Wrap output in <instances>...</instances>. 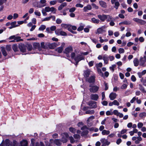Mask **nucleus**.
Masks as SVG:
<instances>
[{"label": "nucleus", "mask_w": 146, "mask_h": 146, "mask_svg": "<svg viewBox=\"0 0 146 146\" xmlns=\"http://www.w3.org/2000/svg\"><path fill=\"white\" fill-rule=\"evenodd\" d=\"M5 145L6 146H18V143L15 140H13L12 142L9 139H7L5 141Z\"/></svg>", "instance_id": "1"}, {"label": "nucleus", "mask_w": 146, "mask_h": 146, "mask_svg": "<svg viewBox=\"0 0 146 146\" xmlns=\"http://www.w3.org/2000/svg\"><path fill=\"white\" fill-rule=\"evenodd\" d=\"M60 44L59 42H54L52 43H46V46H47V48H49L51 49H54L56 46L59 45Z\"/></svg>", "instance_id": "2"}, {"label": "nucleus", "mask_w": 146, "mask_h": 146, "mask_svg": "<svg viewBox=\"0 0 146 146\" xmlns=\"http://www.w3.org/2000/svg\"><path fill=\"white\" fill-rule=\"evenodd\" d=\"M81 130L83 131L81 133V135L83 136L87 135L88 133V129H89L86 126L84 125L83 126L81 129Z\"/></svg>", "instance_id": "3"}, {"label": "nucleus", "mask_w": 146, "mask_h": 146, "mask_svg": "<svg viewBox=\"0 0 146 146\" xmlns=\"http://www.w3.org/2000/svg\"><path fill=\"white\" fill-rule=\"evenodd\" d=\"M45 11L46 12H51L53 13H55L56 10L53 7H46L45 8Z\"/></svg>", "instance_id": "4"}, {"label": "nucleus", "mask_w": 146, "mask_h": 146, "mask_svg": "<svg viewBox=\"0 0 146 146\" xmlns=\"http://www.w3.org/2000/svg\"><path fill=\"white\" fill-rule=\"evenodd\" d=\"M132 139L133 141H135V143L137 144L139 143L142 140V138L141 137H132Z\"/></svg>", "instance_id": "5"}, {"label": "nucleus", "mask_w": 146, "mask_h": 146, "mask_svg": "<svg viewBox=\"0 0 146 146\" xmlns=\"http://www.w3.org/2000/svg\"><path fill=\"white\" fill-rule=\"evenodd\" d=\"M88 104L90 108H96L97 107L96 102L95 101H90L88 102Z\"/></svg>", "instance_id": "6"}, {"label": "nucleus", "mask_w": 146, "mask_h": 146, "mask_svg": "<svg viewBox=\"0 0 146 146\" xmlns=\"http://www.w3.org/2000/svg\"><path fill=\"white\" fill-rule=\"evenodd\" d=\"M98 17L102 22H104L108 19L107 15L105 14L99 15H98Z\"/></svg>", "instance_id": "7"}, {"label": "nucleus", "mask_w": 146, "mask_h": 146, "mask_svg": "<svg viewBox=\"0 0 146 146\" xmlns=\"http://www.w3.org/2000/svg\"><path fill=\"white\" fill-rule=\"evenodd\" d=\"M74 60L76 61V65H77L78 62L84 59V57L81 55H77L74 58Z\"/></svg>", "instance_id": "8"}, {"label": "nucleus", "mask_w": 146, "mask_h": 146, "mask_svg": "<svg viewBox=\"0 0 146 146\" xmlns=\"http://www.w3.org/2000/svg\"><path fill=\"white\" fill-rule=\"evenodd\" d=\"M140 64L143 67L146 66V64H145L146 62V56H144L143 57H141L140 59Z\"/></svg>", "instance_id": "9"}, {"label": "nucleus", "mask_w": 146, "mask_h": 146, "mask_svg": "<svg viewBox=\"0 0 146 146\" xmlns=\"http://www.w3.org/2000/svg\"><path fill=\"white\" fill-rule=\"evenodd\" d=\"M111 2L112 4H114V7L116 9H117L120 5L118 1V0H111Z\"/></svg>", "instance_id": "10"}, {"label": "nucleus", "mask_w": 146, "mask_h": 146, "mask_svg": "<svg viewBox=\"0 0 146 146\" xmlns=\"http://www.w3.org/2000/svg\"><path fill=\"white\" fill-rule=\"evenodd\" d=\"M68 137V135L67 133H64L62 137L61 141L63 143H66L67 141V138Z\"/></svg>", "instance_id": "11"}, {"label": "nucleus", "mask_w": 146, "mask_h": 146, "mask_svg": "<svg viewBox=\"0 0 146 146\" xmlns=\"http://www.w3.org/2000/svg\"><path fill=\"white\" fill-rule=\"evenodd\" d=\"M106 28V27L105 26H103L101 27L100 28H98L97 29V32L96 33H98V34H101L103 33V32H105V31L104 30Z\"/></svg>", "instance_id": "12"}, {"label": "nucleus", "mask_w": 146, "mask_h": 146, "mask_svg": "<svg viewBox=\"0 0 146 146\" xmlns=\"http://www.w3.org/2000/svg\"><path fill=\"white\" fill-rule=\"evenodd\" d=\"M94 119V116L92 115L89 117L87 120V123L88 126H91L92 125V123L90 122L93 120Z\"/></svg>", "instance_id": "13"}, {"label": "nucleus", "mask_w": 146, "mask_h": 146, "mask_svg": "<svg viewBox=\"0 0 146 146\" xmlns=\"http://www.w3.org/2000/svg\"><path fill=\"white\" fill-rule=\"evenodd\" d=\"M99 87L97 86H94L91 87L89 89L90 91L92 93H96L98 90Z\"/></svg>", "instance_id": "14"}, {"label": "nucleus", "mask_w": 146, "mask_h": 146, "mask_svg": "<svg viewBox=\"0 0 146 146\" xmlns=\"http://www.w3.org/2000/svg\"><path fill=\"white\" fill-rule=\"evenodd\" d=\"M133 20L137 23H139L141 25H143L145 23V22L144 21L137 18H133Z\"/></svg>", "instance_id": "15"}, {"label": "nucleus", "mask_w": 146, "mask_h": 146, "mask_svg": "<svg viewBox=\"0 0 146 146\" xmlns=\"http://www.w3.org/2000/svg\"><path fill=\"white\" fill-rule=\"evenodd\" d=\"M90 98L91 100L95 101H97L99 98L98 95L96 94H92L90 96Z\"/></svg>", "instance_id": "16"}, {"label": "nucleus", "mask_w": 146, "mask_h": 146, "mask_svg": "<svg viewBox=\"0 0 146 146\" xmlns=\"http://www.w3.org/2000/svg\"><path fill=\"white\" fill-rule=\"evenodd\" d=\"M103 60L104 62V63L106 64H107L108 63L109 60L108 56L106 54L103 55Z\"/></svg>", "instance_id": "17"}, {"label": "nucleus", "mask_w": 146, "mask_h": 146, "mask_svg": "<svg viewBox=\"0 0 146 146\" xmlns=\"http://www.w3.org/2000/svg\"><path fill=\"white\" fill-rule=\"evenodd\" d=\"M28 141L25 139H23L20 142L21 146H27Z\"/></svg>", "instance_id": "18"}, {"label": "nucleus", "mask_w": 146, "mask_h": 146, "mask_svg": "<svg viewBox=\"0 0 146 146\" xmlns=\"http://www.w3.org/2000/svg\"><path fill=\"white\" fill-rule=\"evenodd\" d=\"M117 95L116 93L112 92L111 93L109 96V97L111 100H113L116 98Z\"/></svg>", "instance_id": "19"}, {"label": "nucleus", "mask_w": 146, "mask_h": 146, "mask_svg": "<svg viewBox=\"0 0 146 146\" xmlns=\"http://www.w3.org/2000/svg\"><path fill=\"white\" fill-rule=\"evenodd\" d=\"M19 48L21 52H25L26 51V48L25 45L23 44H21L19 45Z\"/></svg>", "instance_id": "20"}, {"label": "nucleus", "mask_w": 146, "mask_h": 146, "mask_svg": "<svg viewBox=\"0 0 146 146\" xmlns=\"http://www.w3.org/2000/svg\"><path fill=\"white\" fill-rule=\"evenodd\" d=\"M72 48L71 46H69L66 48L64 51V52L66 54H68L70 52L72 51Z\"/></svg>", "instance_id": "21"}, {"label": "nucleus", "mask_w": 146, "mask_h": 146, "mask_svg": "<svg viewBox=\"0 0 146 146\" xmlns=\"http://www.w3.org/2000/svg\"><path fill=\"white\" fill-rule=\"evenodd\" d=\"M99 3L100 5L102 7L104 8H106L107 6L106 3L105 2L102 1H99Z\"/></svg>", "instance_id": "22"}, {"label": "nucleus", "mask_w": 146, "mask_h": 146, "mask_svg": "<svg viewBox=\"0 0 146 146\" xmlns=\"http://www.w3.org/2000/svg\"><path fill=\"white\" fill-rule=\"evenodd\" d=\"M90 70L89 69H88L84 71L83 74V75L84 77H88L90 74Z\"/></svg>", "instance_id": "23"}, {"label": "nucleus", "mask_w": 146, "mask_h": 146, "mask_svg": "<svg viewBox=\"0 0 146 146\" xmlns=\"http://www.w3.org/2000/svg\"><path fill=\"white\" fill-rule=\"evenodd\" d=\"M100 141L102 143L105 144L107 145H108L110 143V142L105 138L101 139L100 140Z\"/></svg>", "instance_id": "24"}, {"label": "nucleus", "mask_w": 146, "mask_h": 146, "mask_svg": "<svg viewBox=\"0 0 146 146\" xmlns=\"http://www.w3.org/2000/svg\"><path fill=\"white\" fill-rule=\"evenodd\" d=\"M92 9V7L90 5H88L84 7L83 11L84 12H86L88 10H90Z\"/></svg>", "instance_id": "25"}, {"label": "nucleus", "mask_w": 146, "mask_h": 146, "mask_svg": "<svg viewBox=\"0 0 146 146\" xmlns=\"http://www.w3.org/2000/svg\"><path fill=\"white\" fill-rule=\"evenodd\" d=\"M31 142L30 146H38V142L35 143V140L34 139H31Z\"/></svg>", "instance_id": "26"}, {"label": "nucleus", "mask_w": 146, "mask_h": 146, "mask_svg": "<svg viewBox=\"0 0 146 146\" xmlns=\"http://www.w3.org/2000/svg\"><path fill=\"white\" fill-rule=\"evenodd\" d=\"M66 5L67 3L65 2L62 3L58 7V10L59 11L61 10L64 7L66 6Z\"/></svg>", "instance_id": "27"}, {"label": "nucleus", "mask_w": 146, "mask_h": 146, "mask_svg": "<svg viewBox=\"0 0 146 146\" xmlns=\"http://www.w3.org/2000/svg\"><path fill=\"white\" fill-rule=\"evenodd\" d=\"M46 2V0H40V3L43 5L41 6L39 5L37 6V7L40 8L46 6V5L45 3Z\"/></svg>", "instance_id": "28"}, {"label": "nucleus", "mask_w": 146, "mask_h": 146, "mask_svg": "<svg viewBox=\"0 0 146 146\" xmlns=\"http://www.w3.org/2000/svg\"><path fill=\"white\" fill-rule=\"evenodd\" d=\"M61 26L62 28H64V29H68V28H69V27H70V26L69 25L62 23L61 24Z\"/></svg>", "instance_id": "29"}, {"label": "nucleus", "mask_w": 146, "mask_h": 146, "mask_svg": "<svg viewBox=\"0 0 146 146\" xmlns=\"http://www.w3.org/2000/svg\"><path fill=\"white\" fill-rule=\"evenodd\" d=\"M146 73V70H143L141 72H138L137 74L139 78H141L143 75L145 74Z\"/></svg>", "instance_id": "30"}, {"label": "nucleus", "mask_w": 146, "mask_h": 146, "mask_svg": "<svg viewBox=\"0 0 146 146\" xmlns=\"http://www.w3.org/2000/svg\"><path fill=\"white\" fill-rule=\"evenodd\" d=\"M54 143L56 145L60 146L61 145V141L58 139H55L54 140Z\"/></svg>", "instance_id": "31"}, {"label": "nucleus", "mask_w": 146, "mask_h": 146, "mask_svg": "<svg viewBox=\"0 0 146 146\" xmlns=\"http://www.w3.org/2000/svg\"><path fill=\"white\" fill-rule=\"evenodd\" d=\"M95 76L94 75L91 76L88 79V81L89 83L93 82L95 80Z\"/></svg>", "instance_id": "32"}, {"label": "nucleus", "mask_w": 146, "mask_h": 146, "mask_svg": "<svg viewBox=\"0 0 146 146\" xmlns=\"http://www.w3.org/2000/svg\"><path fill=\"white\" fill-rule=\"evenodd\" d=\"M110 133V132L109 130H103L102 132V133L103 135H109Z\"/></svg>", "instance_id": "33"}, {"label": "nucleus", "mask_w": 146, "mask_h": 146, "mask_svg": "<svg viewBox=\"0 0 146 146\" xmlns=\"http://www.w3.org/2000/svg\"><path fill=\"white\" fill-rule=\"evenodd\" d=\"M7 0H0V5L1 6L0 8V11H1L3 8V7L2 6L3 3L6 1Z\"/></svg>", "instance_id": "34"}, {"label": "nucleus", "mask_w": 146, "mask_h": 146, "mask_svg": "<svg viewBox=\"0 0 146 146\" xmlns=\"http://www.w3.org/2000/svg\"><path fill=\"white\" fill-rule=\"evenodd\" d=\"M92 22L94 23L98 24L99 23L100 21L98 19H96L95 18H92L91 19Z\"/></svg>", "instance_id": "35"}, {"label": "nucleus", "mask_w": 146, "mask_h": 146, "mask_svg": "<svg viewBox=\"0 0 146 146\" xmlns=\"http://www.w3.org/2000/svg\"><path fill=\"white\" fill-rule=\"evenodd\" d=\"M1 52L3 55L4 56H6L7 55V53L5 51V48L3 47H1Z\"/></svg>", "instance_id": "36"}, {"label": "nucleus", "mask_w": 146, "mask_h": 146, "mask_svg": "<svg viewBox=\"0 0 146 146\" xmlns=\"http://www.w3.org/2000/svg\"><path fill=\"white\" fill-rule=\"evenodd\" d=\"M133 63L134 65L135 66H137L139 64V60L137 58H135L133 60Z\"/></svg>", "instance_id": "37"}, {"label": "nucleus", "mask_w": 146, "mask_h": 146, "mask_svg": "<svg viewBox=\"0 0 146 146\" xmlns=\"http://www.w3.org/2000/svg\"><path fill=\"white\" fill-rule=\"evenodd\" d=\"M12 48L15 52H17L18 50V47L17 45L14 44L12 46Z\"/></svg>", "instance_id": "38"}, {"label": "nucleus", "mask_w": 146, "mask_h": 146, "mask_svg": "<svg viewBox=\"0 0 146 146\" xmlns=\"http://www.w3.org/2000/svg\"><path fill=\"white\" fill-rule=\"evenodd\" d=\"M94 113V110H88L86 112V114H93Z\"/></svg>", "instance_id": "39"}, {"label": "nucleus", "mask_w": 146, "mask_h": 146, "mask_svg": "<svg viewBox=\"0 0 146 146\" xmlns=\"http://www.w3.org/2000/svg\"><path fill=\"white\" fill-rule=\"evenodd\" d=\"M63 48L62 47H59L57 48L56 49V51L59 53H61L63 50Z\"/></svg>", "instance_id": "40"}, {"label": "nucleus", "mask_w": 146, "mask_h": 146, "mask_svg": "<svg viewBox=\"0 0 146 146\" xmlns=\"http://www.w3.org/2000/svg\"><path fill=\"white\" fill-rule=\"evenodd\" d=\"M62 30L60 29H58L55 31V34L58 35H60Z\"/></svg>", "instance_id": "41"}, {"label": "nucleus", "mask_w": 146, "mask_h": 146, "mask_svg": "<svg viewBox=\"0 0 146 146\" xmlns=\"http://www.w3.org/2000/svg\"><path fill=\"white\" fill-rule=\"evenodd\" d=\"M16 23L17 22L16 21L12 22L11 23V25L13 26V28H15L19 26V25H16Z\"/></svg>", "instance_id": "42"}, {"label": "nucleus", "mask_w": 146, "mask_h": 146, "mask_svg": "<svg viewBox=\"0 0 146 146\" xmlns=\"http://www.w3.org/2000/svg\"><path fill=\"white\" fill-rule=\"evenodd\" d=\"M139 116L141 118L144 117L146 116V113L145 112H142L140 113Z\"/></svg>", "instance_id": "43"}, {"label": "nucleus", "mask_w": 146, "mask_h": 146, "mask_svg": "<svg viewBox=\"0 0 146 146\" xmlns=\"http://www.w3.org/2000/svg\"><path fill=\"white\" fill-rule=\"evenodd\" d=\"M46 27L44 25H42L39 27V30L40 31H43L46 29Z\"/></svg>", "instance_id": "44"}, {"label": "nucleus", "mask_w": 146, "mask_h": 146, "mask_svg": "<svg viewBox=\"0 0 146 146\" xmlns=\"http://www.w3.org/2000/svg\"><path fill=\"white\" fill-rule=\"evenodd\" d=\"M41 47L44 48H47V46H46V43L45 44L44 42L41 43Z\"/></svg>", "instance_id": "45"}, {"label": "nucleus", "mask_w": 146, "mask_h": 146, "mask_svg": "<svg viewBox=\"0 0 146 146\" xmlns=\"http://www.w3.org/2000/svg\"><path fill=\"white\" fill-rule=\"evenodd\" d=\"M69 130L70 132H71L73 133H75L76 131V129L75 128L72 127H70L69 128Z\"/></svg>", "instance_id": "46"}, {"label": "nucleus", "mask_w": 146, "mask_h": 146, "mask_svg": "<svg viewBox=\"0 0 146 146\" xmlns=\"http://www.w3.org/2000/svg\"><path fill=\"white\" fill-rule=\"evenodd\" d=\"M97 70L99 74L102 77H103L104 76L102 72L101 69H100V68H98Z\"/></svg>", "instance_id": "47"}, {"label": "nucleus", "mask_w": 146, "mask_h": 146, "mask_svg": "<svg viewBox=\"0 0 146 146\" xmlns=\"http://www.w3.org/2000/svg\"><path fill=\"white\" fill-rule=\"evenodd\" d=\"M15 40H16L17 42H19L21 41H22L23 40L21 38L20 36H15Z\"/></svg>", "instance_id": "48"}, {"label": "nucleus", "mask_w": 146, "mask_h": 146, "mask_svg": "<svg viewBox=\"0 0 146 146\" xmlns=\"http://www.w3.org/2000/svg\"><path fill=\"white\" fill-rule=\"evenodd\" d=\"M74 138L76 139H79L80 138V135L77 134H75L74 135Z\"/></svg>", "instance_id": "49"}, {"label": "nucleus", "mask_w": 146, "mask_h": 146, "mask_svg": "<svg viewBox=\"0 0 146 146\" xmlns=\"http://www.w3.org/2000/svg\"><path fill=\"white\" fill-rule=\"evenodd\" d=\"M116 67L115 65H113L111 66L110 67V69L112 70L113 72L114 70V68Z\"/></svg>", "instance_id": "50"}, {"label": "nucleus", "mask_w": 146, "mask_h": 146, "mask_svg": "<svg viewBox=\"0 0 146 146\" xmlns=\"http://www.w3.org/2000/svg\"><path fill=\"white\" fill-rule=\"evenodd\" d=\"M127 85L126 84H123L121 87V89H124L127 88Z\"/></svg>", "instance_id": "51"}, {"label": "nucleus", "mask_w": 146, "mask_h": 146, "mask_svg": "<svg viewBox=\"0 0 146 146\" xmlns=\"http://www.w3.org/2000/svg\"><path fill=\"white\" fill-rule=\"evenodd\" d=\"M113 105L118 106L119 105V103L117 100H114L113 101Z\"/></svg>", "instance_id": "52"}, {"label": "nucleus", "mask_w": 146, "mask_h": 146, "mask_svg": "<svg viewBox=\"0 0 146 146\" xmlns=\"http://www.w3.org/2000/svg\"><path fill=\"white\" fill-rule=\"evenodd\" d=\"M34 13L35 15L38 16H40L41 15L40 12H39L37 10L35 11L34 12Z\"/></svg>", "instance_id": "53"}, {"label": "nucleus", "mask_w": 146, "mask_h": 146, "mask_svg": "<svg viewBox=\"0 0 146 146\" xmlns=\"http://www.w3.org/2000/svg\"><path fill=\"white\" fill-rule=\"evenodd\" d=\"M76 9V8L75 7H73L70 9L69 10V11L70 12L72 13L74 12Z\"/></svg>", "instance_id": "54"}, {"label": "nucleus", "mask_w": 146, "mask_h": 146, "mask_svg": "<svg viewBox=\"0 0 146 146\" xmlns=\"http://www.w3.org/2000/svg\"><path fill=\"white\" fill-rule=\"evenodd\" d=\"M69 139L70 140V142L71 143H73L75 142V141L74 139L73 138L72 136H70L69 137Z\"/></svg>", "instance_id": "55"}, {"label": "nucleus", "mask_w": 146, "mask_h": 146, "mask_svg": "<svg viewBox=\"0 0 146 146\" xmlns=\"http://www.w3.org/2000/svg\"><path fill=\"white\" fill-rule=\"evenodd\" d=\"M118 51L119 53L120 54L123 53L125 51V50L123 48H119V49Z\"/></svg>", "instance_id": "56"}, {"label": "nucleus", "mask_w": 146, "mask_h": 146, "mask_svg": "<svg viewBox=\"0 0 146 146\" xmlns=\"http://www.w3.org/2000/svg\"><path fill=\"white\" fill-rule=\"evenodd\" d=\"M34 46L36 48H38L40 47V44L38 43H35Z\"/></svg>", "instance_id": "57"}, {"label": "nucleus", "mask_w": 146, "mask_h": 146, "mask_svg": "<svg viewBox=\"0 0 146 146\" xmlns=\"http://www.w3.org/2000/svg\"><path fill=\"white\" fill-rule=\"evenodd\" d=\"M143 126V124L142 123L139 122L137 125L138 127L139 128H141Z\"/></svg>", "instance_id": "58"}, {"label": "nucleus", "mask_w": 146, "mask_h": 146, "mask_svg": "<svg viewBox=\"0 0 146 146\" xmlns=\"http://www.w3.org/2000/svg\"><path fill=\"white\" fill-rule=\"evenodd\" d=\"M123 25H130L131 23L130 22L127 21H123Z\"/></svg>", "instance_id": "59"}, {"label": "nucleus", "mask_w": 146, "mask_h": 146, "mask_svg": "<svg viewBox=\"0 0 146 146\" xmlns=\"http://www.w3.org/2000/svg\"><path fill=\"white\" fill-rule=\"evenodd\" d=\"M50 144L52 145V146H54L55 143L54 140L52 139H51L50 140Z\"/></svg>", "instance_id": "60"}, {"label": "nucleus", "mask_w": 146, "mask_h": 146, "mask_svg": "<svg viewBox=\"0 0 146 146\" xmlns=\"http://www.w3.org/2000/svg\"><path fill=\"white\" fill-rule=\"evenodd\" d=\"M62 22V20L58 18L56 20V23L58 24H60Z\"/></svg>", "instance_id": "61"}, {"label": "nucleus", "mask_w": 146, "mask_h": 146, "mask_svg": "<svg viewBox=\"0 0 146 146\" xmlns=\"http://www.w3.org/2000/svg\"><path fill=\"white\" fill-rule=\"evenodd\" d=\"M75 6L77 7L82 8L83 7V5L80 3L77 4Z\"/></svg>", "instance_id": "62"}, {"label": "nucleus", "mask_w": 146, "mask_h": 146, "mask_svg": "<svg viewBox=\"0 0 146 146\" xmlns=\"http://www.w3.org/2000/svg\"><path fill=\"white\" fill-rule=\"evenodd\" d=\"M92 5L93 6V7L96 9H98L99 8L98 6H97L95 4L92 3Z\"/></svg>", "instance_id": "63"}, {"label": "nucleus", "mask_w": 146, "mask_h": 146, "mask_svg": "<svg viewBox=\"0 0 146 146\" xmlns=\"http://www.w3.org/2000/svg\"><path fill=\"white\" fill-rule=\"evenodd\" d=\"M84 27L82 26H80L77 29L78 31H80L84 29Z\"/></svg>", "instance_id": "64"}]
</instances>
